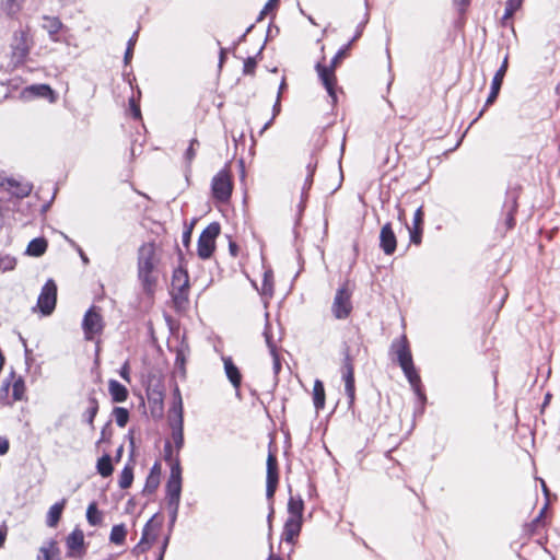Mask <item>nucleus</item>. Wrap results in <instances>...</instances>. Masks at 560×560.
<instances>
[{
  "mask_svg": "<svg viewBox=\"0 0 560 560\" xmlns=\"http://www.w3.org/2000/svg\"><path fill=\"white\" fill-rule=\"evenodd\" d=\"M160 262L154 243H144L138 249V278L143 291L152 294L156 284L155 268Z\"/></svg>",
  "mask_w": 560,
  "mask_h": 560,
  "instance_id": "nucleus-1",
  "label": "nucleus"
},
{
  "mask_svg": "<svg viewBox=\"0 0 560 560\" xmlns=\"http://www.w3.org/2000/svg\"><path fill=\"white\" fill-rule=\"evenodd\" d=\"M360 36L358 34L353 37V39L343 48H341L336 56L332 58L331 63L329 67L322 65L318 62L316 65V71L318 73L319 80L324 88L326 89L328 95L331 97L332 102L335 103L337 101V94H336V88H337V78L335 74L336 67L340 63V61L347 57L348 49L350 48L351 44Z\"/></svg>",
  "mask_w": 560,
  "mask_h": 560,
  "instance_id": "nucleus-2",
  "label": "nucleus"
},
{
  "mask_svg": "<svg viewBox=\"0 0 560 560\" xmlns=\"http://www.w3.org/2000/svg\"><path fill=\"white\" fill-rule=\"evenodd\" d=\"M393 349L395 350L397 361L400 368L402 369L406 377L408 378L410 385L413 387L416 392H418L420 376L415 369L411 352L406 337L404 336L399 340L395 341L393 343Z\"/></svg>",
  "mask_w": 560,
  "mask_h": 560,
  "instance_id": "nucleus-3",
  "label": "nucleus"
},
{
  "mask_svg": "<svg viewBox=\"0 0 560 560\" xmlns=\"http://www.w3.org/2000/svg\"><path fill=\"white\" fill-rule=\"evenodd\" d=\"M166 491L168 508L172 512V522H174L177 516L182 493V470L178 463L174 464L171 468Z\"/></svg>",
  "mask_w": 560,
  "mask_h": 560,
  "instance_id": "nucleus-4",
  "label": "nucleus"
},
{
  "mask_svg": "<svg viewBox=\"0 0 560 560\" xmlns=\"http://www.w3.org/2000/svg\"><path fill=\"white\" fill-rule=\"evenodd\" d=\"M351 295L352 292L348 283L337 290L331 306L332 314L337 319H345L350 315L352 311Z\"/></svg>",
  "mask_w": 560,
  "mask_h": 560,
  "instance_id": "nucleus-5",
  "label": "nucleus"
},
{
  "mask_svg": "<svg viewBox=\"0 0 560 560\" xmlns=\"http://www.w3.org/2000/svg\"><path fill=\"white\" fill-rule=\"evenodd\" d=\"M219 233V223H211L203 230L198 240V256L200 258L208 259L212 255Z\"/></svg>",
  "mask_w": 560,
  "mask_h": 560,
  "instance_id": "nucleus-6",
  "label": "nucleus"
},
{
  "mask_svg": "<svg viewBox=\"0 0 560 560\" xmlns=\"http://www.w3.org/2000/svg\"><path fill=\"white\" fill-rule=\"evenodd\" d=\"M1 390L5 393V397L1 398L8 405L23 400L25 395L24 380L21 376L11 374L9 378L3 381Z\"/></svg>",
  "mask_w": 560,
  "mask_h": 560,
  "instance_id": "nucleus-7",
  "label": "nucleus"
},
{
  "mask_svg": "<svg viewBox=\"0 0 560 560\" xmlns=\"http://www.w3.org/2000/svg\"><path fill=\"white\" fill-rule=\"evenodd\" d=\"M232 180L226 170H221L212 179L213 198L220 202H225L232 194Z\"/></svg>",
  "mask_w": 560,
  "mask_h": 560,
  "instance_id": "nucleus-8",
  "label": "nucleus"
},
{
  "mask_svg": "<svg viewBox=\"0 0 560 560\" xmlns=\"http://www.w3.org/2000/svg\"><path fill=\"white\" fill-rule=\"evenodd\" d=\"M56 301L57 285L52 280H48L38 296L37 307L44 315H49L55 310Z\"/></svg>",
  "mask_w": 560,
  "mask_h": 560,
  "instance_id": "nucleus-9",
  "label": "nucleus"
},
{
  "mask_svg": "<svg viewBox=\"0 0 560 560\" xmlns=\"http://www.w3.org/2000/svg\"><path fill=\"white\" fill-rule=\"evenodd\" d=\"M82 327L88 340H93L96 335L102 332L104 327L103 318L96 307H92L86 312Z\"/></svg>",
  "mask_w": 560,
  "mask_h": 560,
  "instance_id": "nucleus-10",
  "label": "nucleus"
},
{
  "mask_svg": "<svg viewBox=\"0 0 560 560\" xmlns=\"http://www.w3.org/2000/svg\"><path fill=\"white\" fill-rule=\"evenodd\" d=\"M341 374L345 381L346 394L349 398V402L352 404L355 398L354 369L352 358L348 350L345 353L343 364L341 366Z\"/></svg>",
  "mask_w": 560,
  "mask_h": 560,
  "instance_id": "nucleus-11",
  "label": "nucleus"
},
{
  "mask_svg": "<svg viewBox=\"0 0 560 560\" xmlns=\"http://www.w3.org/2000/svg\"><path fill=\"white\" fill-rule=\"evenodd\" d=\"M0 186L4 187L10 194L18 198H24L32 191V185L27 182H19L15 178L7 177L0 180Z\"/></svg>",
  "mask_w": 560,
  "mask_h": 560,
  "instance_id": "nucleus-12",
  "label": "nucleus"
},
{
  "mask_svg": "<svg viewBox=\"0 0 560 560\" xmlns=\"http://www.w3.org/2000/svg\"><path fill=\"white\" fill-rule=\"evenodd\" d=\"M278 485V463L273 454L269 453L267 458V497H273Z\"/></svg>",
  "mask_w": 560,
  "mask_h": 560,
  "instance_id": "nucleus-13",
  "label": "nucleus"
},
{
  "mask_svg": "<svg viewBox=\"0 0 560 560\" xmlns=\"http://www.w3.org/2000/svg\"><path fill=\"white\" fill-rule=\"evenodd\" d=\"M189 278L187 272L182 268L174 270L172 277V292L176 299L182 298L183 294L187 292Z\"/></svg>",
  "mask_w": 560,
  "mask_h": 560,
  "instance_id": "nucleus-14",
  "label": "nucleus"
},
{
  "mask_svg": "<svg viewBox=\"0 0 560 560\" xmlns=\"http://www.w3.org/2000/svg\"><path fill=\"white\" fill-rule=\"evenodd\" d=\"M380 245L386 255H392L396 250V236L389 223L385 224L380 234Z\"/></svg>",
  "mask_w": 560,
  "mask_h": 560,
  "instance_id": "nucleus-15",
  "label": "nucleus"
},
{
  "mask_svg": "<svg viewBox=\"0 0 560 560\" xmlns=\"http://www.w3.org/2000/svg\"><path fill=\"white\" fill-rule=\"evenodd\" d=\"M506 70H508V57L504 58L503 63L501 65V67L497 71V73L494 74V78H493L492 84H491V92L486 102L487 106L492 104L497 100L500 89H501V85H502V82H503V78L506 73Z\"/></svg>",
  "mask_w": 560,
  "mask_h": 560,
  "instance_id": "nucleus-16",
  "label": "nucleus"
},
{
  "mask_svg": "<svg viewBox=\"0 0 560 560\" xmlns=\"http://www.w3.org/2000/svg\"><path fill=\"white\" fill-rule=\"evenodd\" d=\"M154 524L153 521L150 520L143 528L142 537L140 542L135 547L133 552L139 555L144 552L151 545V542L155 539Z\"/></svg>",
  "mask_w": 560,
  "mask_h": 560,
  "instance_id": "nucleus-17",
  "label": "nucleus"
},
{
  "mask_svg": "<svg viewBox=\"0 0 560 560\" xmlns=\"http://www.w3.org/2000/svg\"><path fill=\"white\" fill-rule=\"evenodd\" d=\"M302 527V520L299 517H289L284 524L283 539L287 542H294V539L299 536Z\"/></svg>",
  "mask_w": 560,
  "mask_h": 560,
  "instance_id": "nucleus-18",
  "label": "nucleus"
},
{
  "mask_svg": "<svg viewBox=\"0 0 560 560\" xmlns=\"http://www.w3.org/2000/svg\"><path fill=\"white\" fill-rule=\"evenodd\" d=\"M264 337H265L266 343L270 350V354L272 355V359H273V372L276 374H278L279 371L281 370V363H280L279 357L277 354V343L275 341V338H273V335H272V331H271V328L269 325H267L264 330Z\"/></svg>",
  "mask_w": 560,
  "mask_h": 560,
  "instance_id": "nucleus-19",
  "label": "nucleus"
},
{
  "mask_svg": "<svg viewBox=\"0 0 560 560\" xmlns=\"http://www.w3.org/2000/svg\"><path fill=\"white\" fill-rule=\"evenodd\" d=\"M168 421L172 430L183 428V402L179 395L168 412Z\"/></svg>",
  "mask_w": 560,
  "mask_h": 560,
  "instance_id": "nucleus-20",
  "label": "nucleus"
},
{
  "mask_svg": "<svg viewBox=\"0 0 560 560\" xmlns=\"http://www.w3.org/2000/svg\"><path fill=\"white\" fill-rule=\"evenodd\" d=\"M224 370L228 378L235 388H238L242 382V375L237 366L233 363L231 358H223Z\"/></svg>",
  "mask_w": 560,
  "mask_h": 560,
  "instance_id": "nucleus-21",
  "label": "nucleus"
},
{
  "mask_svg": "<svg viewBox=\"0 0 560 560\" xmlns=\"http://www.w3.org/2000/svg\"><path fill=\"white\" fill-rule=\"evenodd\" d=\"M108 392L115 402H122L128 397L127 388L116 380L108 382Z\"/></svg>",
  "mask_w": 560,
  "mask_h": 560,
  "instance_id": "nucleus-22",
  "label": "nucleus"
},
{
  "mask_svg": "<svg viewBox=\"0 0 560 560\" xmlns=\"http://www.w3.org/2000/svg\"><path fill=\"white\" fill-rule=\"evenodd\" d=\"M65 505H66V499H62L60 502H57L52 506H50L48 514H47V520H46V523L49 527L57 526V524L61 517L62 511L65 509Z\"/></svg>",
  "mask_w": 560,
  "mask_h": 560,
  "instance_id": "nucleus-23",
  "label": "nucleus"
},
{
  "mask_svg": "<svg viewBox=\"0 0 560 560\" xmlns=\"http://www.w3.org/2000/svg\"><path fill=\"white\" fill-rule=\"evenodd\" d=\"M39 552L40 556H38L37 560H60L59 549L57 547V542L54 540H50L42 546Z\"/></svg>",
  "mask_w": 560,
  "mask_h": 560,
  "instance_id": "nucleus-24",
  "label": "nucleus"
},
{
  "mask_svg": "<svg viewBox=\"0 0 560 560\" xmlns=\"http://www.w3.org/2000/svg\"><path fill=\"white\" fill-rule=\"evenodd\" d=\"M62 23L58 18L44 16L43 27L48 32L50 38L57 42L56 35L61 30Z\"/></svg>",
  "mask_w": 560,
  "mask_h": 560,
  "instance_id": "nucleus-25",
  "label": "nucleus"
},
{
  "mask_svg": "<svg viewBox=\"0 0 560 560\" xmlns=\"http://www.w3.org/2000/svg\"><path fill=\"white\" fill-rule=\"evenodd\" d=\"M84 535L82 530L74 529L67 538V546L71 552H77L83 547Z\"/></svg>",
  "mask_w": 560,
  "mask_h": 560,
  "instance_id": "nucleus-26",
  "label": "nucleus"
},
{
  "mask_svg": "<svg viewBox=\"0 0 560 560\" xmlns=\"http://www.w3.org/2000/svg\"><path fill=\"white\" fill-rule=\"evenodd\" d=\"M313 401L317 410L325 406V388L322 381L316 380L313 387Z\"/></svg>",
  "mask_w": 560,
  "mask_h": 560,
  "instance_id": "nucleus-27",
  "label": "nucleus"
},
{
  "mask_svg": "<svg viewBox=\"0 0 560 560\" xmlns=\"http://www.w3.org/2000/svg\"><path fill=\"white\" fill-rule=\"evenodd\" d=\"M26 92L34 96L49 98L50 102L55 101L54 91L46 84L32 85L26 89Z\"/></svg>",
  "mask_w": 560,
  "mask_h": 560,
  "instance_id": "nucleus-28",
  "label": "nucleus"
},
{
  "mask_svg": "<svg viewBox=\"0 0 560 560\" xmlns=\"http://www.w3.org/2000/svg\"><path fill=\"white\" fill-rule=\"evenodd\" d=\"M46 248L47 242L45 238H34L33 241L30 242L26 253L31 256L38 257L46 252Z\"/></svg>",
  "mask_w": 560,
  "mask_h": 560,
  "instance_id": "nucleus-29",
  "label": "nucleus"
},
{
  "mask_svg": "<svg viewBox=\"0 0 560 560\" xmlns=\"http://www.w3.org/2000/svg\"><path fill=\"white\" fill-rule=\"evenodd\" d=\"M97 472L102 477H109L113 474L112 458L109 455H104L97 460Z\"/></svg>",
  "mask_w": 560,
  "mask_h": 560,
  "instance_id": "nucleus-30",
  "label": "nucleus"
},
{
  "mask_svg": "<svg viewBox=\"0 0 560 560\" xmlns=\"http://www.w3.org/2000/svg\"><path fill=\"white\" fill-rule=\"evenodd\" d=\"M127 536V530L124 524L115 525L112 528L109 539L115 545L124 544Z\"/></svg>",
  "mask_w": 560,
  "mask_h": 560,
  "instance_id": "nucleus-31",
  "label": "nucleus"
},
{
  "mask_svg": "<svg viewBox=\"0 0 560 560\" xmlns=\"http://www.w3.org/2000/svg\"><path fill=\"white\" fill-rule=\"evenodd\" d=\"M261 294L268 298L272 296L273 294V276L270 270L265 271L264 273Z\"/></svg>",
  "mask_w": 560,
  "mask_h": 560,
  "instance_id": "nucleus-32",
  "label": "nucleus"
},
{
  "mask_svg": "<svg viewBox=\"0 0 560 560\" xmlns=\"http://www.w3.org/2000/svg\"><path fill=\"white\" fill-rule=\"evenodd\" d=\"M288 511L290 513V517H299L302 520L303 501L301 499L290 498L288 503Z\"/></svg>",
  "mask_w": 560,
  "mask_h": 560,
  "instance_id": "nucleus-33",
  "label": "nucleus"
},
{
  "mask_svg": "<svg viewBox=\"0 0 560 560\" xmlns=\"http://www.w3.org/2000/svg\"><path fill=\"white\" fill-rule=\"evenodd\" d=\"M132 480H133L132 468L129 466H126L119 476V481H118L119 487L121 489H127L131 486Z\"/></svg>",
  "mask_w": 560,
  "mask_h": 560,
  "instance_id": "nucleus-34",
  "label": "nucleus"
},
{
  "mask_svg": "<svg viewBox=\"0 0 560 560\" xmlns=\"http://www.w3.org/2000/svg\"><path fill=\"white\" fill-rule=\"evenodd\" d=\"M113 415L115 417V421L116 423L120 427V428H124L127 422H128V419H129V412L127 409L125 408H121V407H116L114 408L113 410Z\"/></svg>",
  "mask_w": 560,
  "mask_h": 560,
  "instance_id": "nucleus-35",
  "label": "nucleus"
},
{
  "mask_svg": "<svg viewBox=\"0 0 560 560\" xmlns=\"http://www.w3.org/2000/svg\"><path fill=\"white\" fill-rule=\"evenodd\" d=\"M523 0H508L505 5L504 20L512 18V15L521 8Z\"/></svg>",
  "mask_w": 560,
  "mask_h": 560,
  "instance_id": "nucleus-36",
  "label": "nucleus"
},
{
  "mask_svg": "<svg viewBox=\"0 0 560 560\" xmlns=\"http://www.w3.org/2000/svg\"><path fill=\"white\" fill-rule=\"evenodd\" d=\"M86 518L91 525H97L101 522V515L95 503H91L86 511Z\"/></svg>",
  "mask_w": 560,
  "mask_h": 560,
  "instance_id": "nucleus-37",
  "label": "nucleus"
},
{
  "mask_svg": "<svg viewBox=\"0 0 560 560\" xmlns=\"http://www.w3.org/2000/svg\"><path fill=\"white\" fill-rule=\"evenodd\" d=\"M172 440L175 444L176 451L178 452L184 445L183 428L172 430Z\"/></svg>",
  "mask_w": 560,
  "mask_h": 560,
  "instance_id": "nucleus-38",
  "label": "nucleus"
},
{
  "mask_svg": "<svg viewBox=\"0 0 560 560\" xmlns=\"http://www.w3.org/2000/svg\"><path fill=\"white\" fill-rule=\"evenodd\" d=\"M97 410H98V406H97L96 400L91 399V407L85 412L86 421L89 422L90 425H93V421L97 413Z\"/></svg>",
  "mask_w": 560,
  "mask_h": 560,
  "instance_id": "nucleus-39",
  "label": "nucleus"
},
{
  "mask_svg": "<svg viewBox=\"0 0 560 560\" xmlns=\"http://www.w3.org/2000/svg\"><path fill=\"white\" fill-rule=\"evenodd\" d=\"M24 2V0H8L5 3V10L8 14L13 15L15 14L20 8L21 4Z\"/></svg>",
  "mask_w": 560,
  "mask_h": 560,
  "instance_id": "nucleus-40",
  "label": "nucleus"
},
{
  "mask_svg": "<svg viewBox=\"0 0 560 560\" xmlns=\"http://www.w3.org/2000/svg\"><path fill=\"white\" fill-rule=\"evenodd\" d=\"M195 145H198V141L196 139H192L190 141L188 149L185 152V160L188 164H190L196 156Z\"/></svg>",
  "mask_w": 560,
  "mask_h": 560,
  "instance_id": "nucleus-41",
  "label": "nucleus"
},
{
  "mask_svg": "<svg viewBox=\"0 0 560 560\" xmlns=\"http://www.w3.org/2000/svg\"><path fill=\"white\" fill-rule=\"evenodd\" d=\"M279 0H269L260 12L259 21L278 5Z\"/></svg>",
  "mask_w": 560,
  "mask_h": 560,
  "instance_id": "nucleus-42",
  "label": "nucleus"
},
{
  "mask_svg": "<svg viewBox=\"0 0 560 560\" xmlns=\"http://www.w3.org/2000/svg\"><path fill=\"white\" fill-rule=\"evenodd\" d=\"M256 68V60L255 58H247L244 62V73L245 74H253Z\"/></svg>",
  "mask_w": 560,
  "mask_h": 560,
  "instance_id": "nucleus-43",
  "label": "nucleus"
},
{
  "mask_svg": "<svg viewBox=\"0 0 560 560\" xmlns=\"http://www.w3.org/2000/svg\"><path fill=\"white\" fill-rule=\"evenodd\" d=\"M137 37V34H135L128 42V47H127V50H126V54H125V62L128 63L129 60L131 59L132 57V51H133V46H135V43H136V38Z\"/></svg>",
  "mask_w": 560,
  "mask_h": 560,
  "instance_id": "nucleus-44",
  "label": "nucleus"
},
{
  "mask_svg": "<svg viewBox=\"0 0 560 560\" xmlns=\"http://www.w3.org/2000/svg\"><path fill=\"white\" fill-rule=\"evenodd\" d=\"M120 376L128 383H130V368L129 363L125 362L119 371Z\"/></svg>",
  "mask_w": 560,
  "mask_h": 560,
  "instance_id": "nucleus-45",
  "label": "nucleus"
},
{
  "mask_svg": "<svg viewBox=\"0 0 560 560\" xmlns=\"http://www.w3.org/2000/svg\"><path fill=\"white\" fill-rule=\"evenodd\" d=\"M422 221H423V212H422V208H419L416 211L415 217H413L415 228L416 229L421 228Z\"/></svg>",
  "mask_w": 560,
  "mask_h": 560,
  "instance_id": "nucleus-46",
  "label": "nucleus"
},
{
  "mask_svg": "<svg viewBox=\"0 0 560 560\" xmlns=\"http://www.w3.org/2000/svg\"><path fill=\"white\" fill-rule=\"evenodd\" d=\"M421 233H422L421 228H418V229L415 228V231L410 232L411 241L415 244H420L421 243Z\"/></svg>",
  "mask_w": 560,
  "mask_h": 560,
  "instance_id": "nucleus-47",
  "label": "nucleus"
},
{
  "mask_svg": "<svg viewBox=\"0 0 560 560\" xmlns=\"http://www.w3.org/2000/svg\"><path fill=\"white\" fill-rule=\"evenodd\" d=\"M130 109L135 118H139L141 116L140 108L133 100H130Z\"/></svg>",
  "mask_w": 560,
  "mask_h": 560,
  "instance_id": "nucleus-48",
  "label": "nucleus"
},
{
  "mask_svg": "<svg viewBox=\"0 0 560 560\" xmlns=\"http://www.w3.org/2000/svg\"><path fill=\"white\" fill-rule=\"evenodd\" d=\"M9 450V444L5 440L3 439H0V454L3 455L8 452Z\"/></svg>",
  "mask_w": 560,
  "mask_h": 560,
  "instance_id": "nucleus-49",
  "label": "nucleus"
},
{
  "mask_svg": "<svg viewBox=\"0 0 560 560\" xmlns=\"http://www.w3.org/2000/svg\"><path fill=\"white\" fill-rule=\"evenodd\" d=\"M312 183H313V171H310L307 177H306V180H305V185H304V190L305 189H310L311 186H312Z\"/></svg>",
  "mask_w": 560,
  "mask_h": 560,
  "instance_id": "nucleus-50",
  "label": "nucleus"
},
{
  "mask_svg": "<svg viewBox=\"0 0 560 560\" xmlns=\"http://www.w3.org/2000/svg\"><path fill=\"white\" fill-rule=\"evenodd\" d=\"M514 217L512 213H509V217L506 219V225L509 229L513 228L514 226Z\"/></svg>",
  "mask_w": 560,
  "mask_h": 560,
  "instance_id": "nucleus-51",
  "label": "nucleus"
},
{
  "mask_svg": "<svg viewBox=\"0 0 560 560\" xmlns=\"http://www.w3.org/2000/svg\"><path fill=\"white\" fill-rule=\"evenodd\" d=\"M280 113V97H277V102L273 106V116L278 115Z\"/></svg>",
  "mask_w": 560,
  "mask_h": 560,
  "instance_id": "nucleus-52",
  "label": "nucleus"
},
{
  "mask_svg": "<svg viewBox=\"0 0 560 560\" xmlns=\"http://www.w3.org/2000/svg\"><path fill=\"white\" fill-rule=\"evenodd\" d=\"M5 536H7V533L0 529V547L4 544Z\"/></svg>",
  "mask_w": 560,
  "mask_h": 560,
  "instance_id": "nucleus-53",
  "label": "nucleus"
},
{
  "mask_svg": "<svg viewBox=\"0 0 560 560\" xmlns=\"http://www.w3.org/2000/svg\"><path fill=\"white\" fill-rule=\"evenodd\" d=\"M80 256L83 260V262L86 265L89 264V258L85 256V254L82 252V249H79Z\"/></svg>",
  "mask_w": 560,
  "mask_h": 560,
  "instance_id": "nucleus-54",
  "label": "nucleus"
},
{
  "mask_svg": "<svg viewBox=\"0 0 560 560\" xmlns=\"http://www.w3.org/2000/svg\"><path fill=\"white\" fill-rule=\"evenodd\" d=\"M541 487H542V490H544L545 494L548 495V488H547V486H546L544 480H541Z\"/></svg>",
  "mask_w": 560,
  "mask_h": 560,
  "instance_id": "nucleus-55",
  "label": "nucleus"
},
{
  "mask_svg": "<svg viewBox=\"0 0 560 560\" xmlns=\"http://www.w3.org/2000/svg\"><path fill=\"white\" fill-rule=\"evenodd\" d=\"M455 1L462 5H466L469 2V0H455Z\"/></svg>",
  "mask_w": 560,
  "mask_h": 560,
  "instance_id": "nucleus-56",
  "label": "nucleus"
},
{
  "mask_svg": "<svg viewBox=\"0 0 560 560\" xmlns=\"http://www.w3.org/2000/svg\"><path fill=\"white\" fill-rule=\"evenodd\" d=\"M166 451L168 452L170 456L172 455V447L171 445L167 443L166 446H165Z\"/></svg>",
  "mask_w": 560,
  "mask_h": 560,
  "instance_id": "nucleus-57",
  "label": "nucleus"
},
{
  "mask_svg": "<svg viewBox=\"0 0 560 560\" xmlns=\"http://www.w3.org/2000/svg\"><path fill=\"white\" fill-rule=\"evenodd\" d=\"M282 89H284V82H282V83H281L280 91H279V93H278V95H279V96H280V94H281Z\"/></svg>",
  "mask_w": 560,
  "mask_h": 560,
  "instance_id": "nucleus-58",
  "label": "nucleus"
},
{
  "mask_svg": "<svg viewBox=\"0 0 560 560\" xmlns=\"http://www.w3.org/2000/svg\"><path fill=\"white\" fill-rule=\"evenodd\" d=\"M269 560H281V559L277 558V557H273V556H270Z\"/></svg>",
  "mask_w": 560,
  "mask_h": 560,
  "instance_id": "nucleus-59",
  "label": "nucleus"
},
{
  "mask_svg": "<svg viewBox=\"0 0 560 560\" xmlns=\"http://www.w3.org/2000/svg\"><path fill=\"white\" fill-rule=\"evenodd\" d=\"M223 60H224V54H223V51H222V52H221L220 62L222 63V62H223Z\"/></svg>",
  "mask_w": 560,
  "mask_h": 560,
  "instance_id": "nucleus-60",
  "label": "nucleus"
},
{
  "mask_svg": "<svg viewBox=\"0 0 560 560\" xmlns=\"http://www.w3.org/2000/svg\"><path fill=\"white\" fill-rule=\"evenodd\" d=\"M5 268L12 269V261L11 260L9 261V265Z\"/></svg>",
  "mask_w": 560,
  "mask_h": 560,
  "instance_id": "nucleus-61",
  "label": "nucleus"
},
{
  "mask_svg": "<svg viewBox=\"0 0 560 560\" xmlns=\"http://www.w3.org/2000/svg\"><path fill=\"white\" fill-rule=\"evenodd\" d=\"M270 122H267L264 127V129H267L269 127Z\"/></svg>",
  "mask_w": 560,
  "mask_h": 560,
  "instance_id": "nucleus-62",
  "label": "nucleus"
},
{
  "mask_svg": "<svg viewBox=\"0 0 560 560\" xmlns=\"http://www.w3.org/2000/svg\"><path fill=\"white\" fill-rule=\"evenodd\" d=\"M148 482H150V485H153V481H151V478H148Z\"/></svg>",
  "mask_w": 560,
  "mask_h": 560,
  "instance_id": "nucleus-63",
  "label": "nucleus"
},
{
  "mask_svg": "<svg viewBox=\"0 0 560 560\" xmlns=\"http://www.w3.org/2000/svg\"><path fill=\"white\" fill-rule=\"evenodd\" d=\"M5 177L0 174V180H3Z\"/></svg>",
  "mask_w": 560,
  "mask_h": 560,
  "instance_id": "nucleus-64",
  "label": "nucleus"
}]
</instances>
